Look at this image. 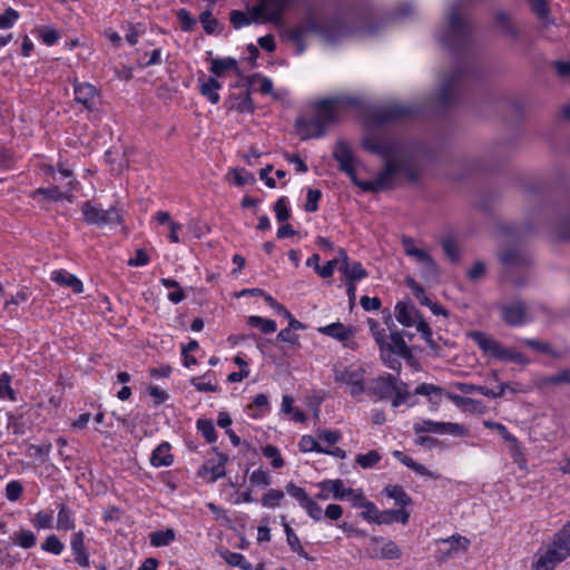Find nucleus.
<instances>
[{
  "instance_id": "nucleus-1",
  "label": "nucleus",
  "mask_w": 570,
  "mask_h": 570,
  "mask_svg": "<svg viewBox=\"0 0 570 570\" xmlns=\"http://www.w3.org/2000/svg\"><path fill=\"white\" fill-rule=\"evenodd\" d=\"M357 102V99L352 97H332L317 101L312 119L298 118L296 120V129L301 138L306 140L322 137L326 128L335 121L340 106H355Z\"/></svg>"
},
{
  "instance_id": "nucleus-2",
  "label": "nucleus",
  "mask_w": 570,
  "mask_h": 570,
  "mask_svg": "<svg viewBox=\"0 0 570 570\" xmlns=\"http://www.w3.org/2000/svg\"><path fill=\"white\" fill-rule=\"evenodd\" d=\"M465 0L453 2L449 9L448 27L441 35L442 45L449 50H456L469 45L472 37V24L462 12Z\"/></svg>"
},
{
  "instance_id": "nucleus-3",
  "label": "nucleus",
  "mask_w": 570,
  "mask_h": 570,
  "mask_svg": "<svg viewBox=\"0 0 570 570\" xmlns=\"http://www.w3.org/2000/svg\"><path fill=\"white\" fill-rule=\"evenodd\" d=\"M333 157L338 161L340 169L344 171L353 181L354 185L358 186L364 191L376 193L391 188L389 181V170H383L375 180L361 181L357 179L355 174V157L345 141H338L335 146Z\"/></svg>"
},
{
  "instance_id": "nucleus-4",
  "label": "nucleus",
  "mask_w": 570,
  "mask_h": 570,
  "mask_svg": "<svg viewBox=\"0 0 570 570\" xmlns=\"http://www.w3.org/2000/svg\"><path fill=\"white\" fill-rule=\"evenodd\" d=\"M468 75L466 69L454 67L441 77L438 91V102L440 106L448 107L458 101Z\"/></svg>"
},
{
  "instance_id": "nucleus-5",
  "label": "nucleus",
  "mask_w": 570,
  "mask_h": 570,
  "mask_svg": "<svg viewBox=\"0 0 570 570\" xmlns=\"http://www.w3.org/2000/svg\"><path fill=\"white\" fill-rule=\"evenodd\" d=\"M81 213L85 223L89 225L104 226L108 224H120L122 220L116 207L112 206L109 209H101L90 200L82 204Z\"/></svg>"
},
{
  "instance_id": "nucleus-6",
  "label": "nucleus",
  "mask_w": 570,
  "mask_h": 570,
  "mask_svg": "<svg viewBox=\"0 0 570 570\" xmlns=\"http://www.w3.org/2000/svg\"><path fill=\"white\" fill-rule=\"evenodd\" d=\"M420 108L415 105L389 104L374 112V119L377 122L400 121L415 117L420 114Z\"/></svg>"
},
{
  "instance_id": "nucleus-7",
  "label": "nucleus",
  "mask_w": 570,
  "mask_h": 570,
  "mask_svg": "<svg viewBox=\"0 0 570 570\" xmlns=\"http://www.w3.org/2000/svg\"><path fill=\"white\" fill-rule=\"evenodd\" d=\"M390 169L389 181L390 186H393L394 179L399 177H405L411 181H415L417 179V171L410 163V160L405 158H387L384 170Z\"/></svg>"
},
{
  "instance_id": "nucleus-8",
  "label": "nucleus",
  "mask_w": 570,
  "mask_h": 570,
  "mask_svg": "<svg viewBox=\"0 0 570 570\" xmlns=\"http://www.w3.org/2000/svg\"><path fill=\"white\" fill-rule=\"evenodd\" d=\"M293 0H261V3L253 9L254 20L259 17L265 16L268 21H277L284 9L292 2Z\"/></svg>"
},
{
  "instance_id": "nucleus-9",
  "label": "nucleus",
  "mask_w": 570,
  "mask_h": 570,
  "mask_svg": "<svg viewBox=\"0 0 570 570\" xmlns=\"http://www.w3.org/2000/svg\"><path fill=\"white\" fill-rule=\"evenodd\" d=\"M395 390L396 379L389 374L373 379L365 391L377 400H386L393 395Z\"/></svg>"
},
{
  "instance_id": "nucleus-10",
  "label": "nucleus",
  "mask_w": 570,
  "mask_h": 570,
  "mask_svg": "<svg viewBox=\"0 0 570 570\" xmlns=\"http://www.w3.org/2000/svg\"><path fill=\"white\" fill-rule=\"evenodd\" d=\"M500 262L509 269L525 268L531 264V258L518 248H503L499 254Z\"/></svg>"
},
{
  "instance_id": "nucleus-11",
  "label": "nucleus",
  "mask_w": 570,
  "mask_h": 570,
  "mask_svg": "<svg viewBox=\"0 0 570 570\" xmlns=\"http://www.w3.org/2000/svg\"><path fill=\"white\" fill-rule=\"evenodd\" d=\"M468 336L478 344L484 354L499 360V355L501 354L503 347L491 335L481 331H472L468 333Z\"/></svg>"
},
{
  "instance_id": "nucleus-12",
  "label": "nucleus",
  "mask_w": 570,
  "mask_h": 570,
  "mask_svg": "<svg viewBox=\"0 0 570 570\" xmlns=\"http://www.w3.org/2000/svg\"><path fill=\"white\" fill-rule=\"evenodd\" d=\"M75 100L88 110L94 111L96 109L95 98L98 95V90L91 83L75 82L73 83Z\"/></svg>"
},
{
  "instance_id": "nucleus-13",
  "label": "nucleus",
  "mask_w": 570,
  "mask_h": 570,
  "mask_svg": "<svg viewBox=\"0 0 570 570\" xmlns=\"http://www.w3.org/2000/svg\"><path fill=\"white\" fill-rule=\"evenodd\" d=\"M569 556L562 552L554 543H551L537 562L534 563L535 570H553L554 567L566 560Z\"/></svg>"
},
{
  "instance_id": "nucleus-14",
  "label": "nucleus",
  "mask_w": 570,
  "mask_h": 570,
  "mask_svg": "<svg viewBox=\"0 0 570 570\" xmlns=\"http://www.w3.org/2000/svg\"><path fill=\"white\" fill-rule=\"evenodd\" d=\"M527 306L522 302H514L502 307V318L510 326L522 325L527 317Z\"/></svg>"
},
{
  "instance_id": "nucleus-15",
  "label": "nucleus",
  "mask_w": 570,
  "mask_h": 570,
  "mask_svg": "<svg viewBox=\"0 0 570 570\" xmlns=\"http://www.w3.org/2000/svg\"><path fill=\"white\" fill-rule=\"evenodd\" d=\"M395 317L400 324L410 327L422 320L414 305L406 302H399L395 305Z\"/></svg>"
},
{
  "instance_id": "nucleus-16",
  "label": "nucleus",
  "mask_w": 570,
  "mask_h": 570,
  "mask_svg": "<svg viewBox=\"0 0 570 570\" xmlns=\"http://www.w3.org/2000/svg\"><path fill=\"white\" fill-rule=\"evenodd\" d=\"M335 381L346 383L351 387V394L353 396L365 392L364 380L362 373L358 371L336 372Z\"/></svg>"
},
{
  "instance_id": "nucleus-17",
  "label": "nucleus",
  "mask_w": 570,
  "mask_h": 570,
  "mask_svg": "<svg viewBox=\"0 0 570 570\" xmlns=\"http://www.w3.org/2000/svg\"><path fill=\"white\" fill-rule=\"evenodd\" d=\"M391 343L385 341V350L390 353H395L399 356L410 361L413 358V354L411 348L407 346L403 338V333L401 332H391L390 334Z\"/></svg>"
},
{
  "instance_id": "nucleus-18",
  "label": "nucleus",
  "mask_w": 570,
  "mask_h": 570,
  "mask_svg": "<svg viewBox=\"0 0 570 570\" xmlns=\"http://www.w3.org/2000/svg\"><path fill=\"white\" fill-rule=\"evenodd\" d=\"M68 188L66 190H60L58 186H50L47 188H38L35 191V195H43L47 199L52 202H59L62 199H67L69 203H72L73 195H72V188L73 183L69 181L67 184Z\"/></svg>"
},
{
  "instance_id": "nucleus-19",
  "label": "nucleus",
  "mask_w": 570,
  "mask_h": 570,
  "mask_svg": "<svg viewBox=\"0 0 570 570\" xmlns=\"http://www.w3.org/2000/svg\"><path fill=\"white\" fill-rule=\"evenodd\" d=\"M318 331L325 335L334 337L341 342L350 341L354 335V330L351 326L336 322L324 327H320Z\"/></svg>"
},
{
  "instance_id": "nucleus-20",
  "label": "nucleus",
  "mask_w": 570,
  "mask_h": 570,
  "mask_svg": "<svg viewBox=\"0 0 570 570\" xmlns=\"http://www.w3.org/2000/svg\"><path fill=\"white\" fill-rule=\"evenodd\" d=\"M51 279L58 285L70 287L77 294L83 291L82 282L66 271H55L51 275Z\"/></svg>"
},
{
  "instance_id": "nucleus-21",
  "label": "nucleus",
  "mask_w": 570,
  "mask_h": 570,
  "mask_svg": "<svg viewBox=\"0 0 570 570\" xmlns=\"http://www.w3.org/2000/svg\"><path fill=\"white\" fill-rule=\"evenodd\" d=\"M83 539H85L83 532L79 531V532L75 533L72 537V540H71V549L76 554V557H75L76 562L80 567L87 568V567H89V557L85 549Z\"/></svg>"
},
{
  "instance_id": "nucleus-22",
  "label": "nucleus",
  "mask_w": 570,
  "mask_h": 570,
  "mask_svg": "<svg viewBox=\"0 0 570 570\" xmlns=\"http://www.w3.org/2000/svg\"><path fill=\"white\" fill-rule=\"evenodd\" d=\"M226 104L229 110H237L240 114L250 112L254 109L250 94L248 90L243 96H230Z\"/></svg>"
},
{
  "instance_id": "nucleus-23",
  "label": "nucleus",
  "mask_w": 570,
  "mask_h": 570,
  "mask_svg": "<svg viewBox=\"0 0 570 570\" xmlns=\"http://www.w3.org/2000/svg\"><path fill=\"white\" fill-rule=\"evenodd\" d=\"M170 445L165 442L158 445L150 458V462L154 466H168L173 462V455L169 453Z\"/></svg>"
},
{
  "instance_id": "nucleus-24",
  "label": "nucleus",
  "mask_w": 570,
  "mask_h": 570,
  "mask_svg": "<svg viewBox=\"0 0 570 570\" xmlns=\"http://www.w3.org/2000/svg\"><path fill=\"white\" fill-rule=\"evenodd\" d=\"M409 518H410V513L405 510H402V509L385 510V511H382L380 514H377L376 523L389 524V523L396 521V522H401L402 524H405V523H407Z\"/></svg>"
},
{
  "instance_id": "nucleus-25",
  "label": "nucleus",
  "mask_w": 570,
  "mask_h": 570,
  "mask_svg": "<svg viewBox=\"0 0 570 570\" xmlns=\"http://www.w3.org/2000/svg\"><path fill=\"white\" fill-rule=\"evenodd\" d=\"M340 272L345 276L347 283H354L367 276V272L360 262L350 263L347 266H340Z\"/></svg>"
},
{
  "instance_id": "nucleus-26",
  "label": "nucleus",
  "mask_w": 570,
  "mask_h": 570,
  "mask_svg": "<svg viewBox=\"0 0 570 570\" xmlns=\"http://www.w3.org/2000/svg\"><path fill=\"white\" fill-rule=\"evenodd\" d=\"M324 490H328L333 493V498L336 500H344L352 494L351 488H345L342 480H326L321 483Z\"/></svg>"
},
{
  "instance_id": "nucleus-27",
  "label": "nucleus",
  "mask_w": 570,
  "mask_h": 570,
  "mask_svg": "<svg viewBox=\"0 0 570 570\" xmlns=\"http://www.w3.org/2000/svg\"><path fill=\"white\" fill-rule=\"evenodd\" d=\"M213 450L218 454L219 462L213 466L204 465L203 469L200 470V473L210 472V474H212L210 480H209L210 482H215L219 478L225 476V474H226L225 464L228 461V456L224 453L218 452V449L216 446L213 448Z\"/></svg>"
},
{
  "instance_id": "nucleus-28",
  "label": "nucleus",
  "mask_w": 570,
  "mask_h": 570,
  "mask_svg": "<svg viewBox=\"0 0 570 570\" xmlns=\"http://www.w3.org/2000/svg\"><path fill=\"white\" fill-rule=\"evenodd\" d=\"M284 530L287 538V543L293 552H296L299 557L311 560L307 552L304 550L303 546L301 544V541L298 537L294 533L293 529L289 527L288 523H286L285 518H282Z\"/></svg>"
},
{
  "instance_id": "nucleus-29",
  "label": "nucleus",
  "mask_w": 570,
  "mask_h": 570,
  "mask_svg": "<svg viewBox=\"0 0 570 570\" xmlns=\"http://www.w3.org/2000/svg\"><path fill=\"white\" fill-rule=\"evenodd\" d=\"M441 542L450 544V549L444 552L445 557H451L453 553L459 551H466L470 546V540L460 534H454L446 539H442Z\"/></svg>"
},
{
  "instance_id": "nucleus-30",
  "label": "nucleus",
  "mask_w": 570,
  "mask_h": 570,
  "mask_svg": "<svg viewBox=\"0 0 570 570\" xmlns=\"http://www.w3.org/2000/svg\"><path fill=\"white\" fill-rule=\"evenodd\" d=\"M226 179L229 181V183H233L237 186H244L246 184H254L255 183V177L252 173L249 171H246L244 168L242 169H238V168H233L230 169L227 175H226Z\"/></svg>"
},
{
  "instance_id": "nucleus-31",
  "label": "nucleus",
  "mask_w": 570,
  "mask_h": 570,
  "mask_svg": "<svg viewBox=\"0 0 570 570\" xmlns=\"http://www.w3.org/2000/svg\"><path fill=\"white\" fill-rule=\"evenodd\" d=\"M552 543L567 556H570V522L564 524L563 528L554 534Z\"/></svg>"
},
{
  "instance_id": "nucleus-32",
  "label": "nucleus",
  "mask_w": 570,
  "mask_h": 570,
  "mask_svg": "<svg viewBox=\"0 0 570 570\" xmlns=\"http://www.w3.org/2000/svg\"><path fill=\"white\" fill-rule=\"evenodd\" d=\"M385 494L393 499L395 503L400 507H406L412 503L411 498L405 493L402 487L400 485H387L384 489Z\"/></svg>"
},
{
  "instance_id": "nucleus-33",
  "label": "nucleus",
  "mask_w": 570,
  "mask_h": 570,
  "mask_svg": "<svg viewBox=\"0 0 570 570\" xmlns=\"http://www.w3.org/2000/svg\"><path fill=\"white\" fill-rule=\"evenodd\" d=\"M210 65V71L217 77H220L225 70H237V61L234 58H213Z\"/></svg>"
},
{
  "instance_id": "nucleus-34",
  "label": "nucleus",
  "mask_w": 570,
  "mask_h": 570,
  "mask_svg": "<svg viewBox=\"0 0 570 570\" xmlns=\"http://www.w3.org/2000/svg\"><path fill=\"white\" fill-rule=\"evenodd\" d=\"M220 89V83L215 78H209L206 82L200 86V92L203 96L207 97L210 102L217 104L219 101L218 90Z\"/></svg>"
},
{
  "instance_id": "nucleus-35",
  "label": "nucleus",
  "mask_w": 570,
  "mask_h": 570,
  "mask_svg": "<svg viewBox=\"0 0 570 570\" xmlns=\"http://www.w3.org/2000/svg\"><path fill=\"white\" fill-rule=\"evenodd\" d=\"M440 243L448 258L452 263H458L460 261V249L455 239L452 236H445Z\"/></svg>"
},
{
  "instance_id": "nucleus-36",
  "label": "nucleus",
  "mask_w": 570,
  "mask_h": 570,
  "mask_svg": "<svg viewBox=\"0 0 570 570\" xmlns=\"http://www.w3.org/2000/svg\"><path fill=\"white\" fill-rule=\"evenodd\" d=\"M248 325L258 327L264 334L274 333L276 331V322L261 316L252 315L247 320Z\"/></svg>"
},
{
  "instance_id": "nucleus-37",
  "label": "nucleus",
  "mask_w": 570,
  "mask_h": 570,
  "mask_svg": "<svg viewBox=\"0 0 570 570\" xmlns=\"http://www.w3.org/2000/svg\"><path fill=\"white\" fill-rule=\"evenodd\" d=\"M175 531L173 529L156 531L150 534V543L154 547L168 546L175 540Z\"/></svg>"
},
{
  "instance_id": "nucleus-38",
  "label": "nucleus",
  "mask_w": 570,
  "mask_h": 570,
  "mask_svg": "<svg viewBox=\"0 0 570 570\" xmlns=\"http://www.w3.org/2000/svg\"><path fill=\"white\" fill-rule=\"evenodd\" d=\"M495 21L502 28L503 32L513 39H515L519 36L518 29L513 26V23L510 21V17L505 12H497L495 13Z\"/></svg>"
},
{
  "instance_id": "nucleus-39",
  "label": "nucleus",
  "mask_w": 570,
  "mask_h": 570,
  "mask_svg": "<svg viewBox=\"0 0 570 570\" xmlns=\"http://www.w3.org/2000/svg\"><path fill=\"white\" fill-rule=\"evenodd\" d=\"M402 556L401 549L394 541H387L381 548L380 554L376 557L389 560L400 559Z\"/></svg>"
},
{
  "instance_id": "nucleus-40",
  "label": "nucleus",
  "mask_w": 570,
  "mask_h": 570,
  "mask_svg": "<svg viewBox=\"0 0 570 570\" xmlns=\"http://www.w3.org/2000/svg\"><path fill=\"white\" fill-rule=\"evenodd\" d=\"M197 429L202 432L207 442L213 443L216 441L217 434L210 420L199 419L197 421Z\"/></svg>"
},
{
  "instance_id": "nucleus-41",
  "label": "nucleus",
  "mask_w": 570,
  "mask_h": 570,
  "mask_svg": "<svg viewBox=\"0 0 570 570\" xmlns=\"http://www.w3.org/2000/svg\"><path fill=\"white\" fill-rule=\"evenodd\" d=\"M224 559L228 564L233 567H239L243 570H252V564L247 562L244 556L240 553L226 551L224 553Z\"/></svg>"
},
{
  "instance_id": "nucleus-42",
  "label": "nucleus",
  "mask_w": 570,
  "mask_h": 570,
  "mask_svg": "<svg viewBox=\"0 0 570 570\" xmlns=\"http://www.w3.org/2000/svg\"><path fill=\"white\" fill-rule=\"evenodd\" d=\"M263 454L264 456L272 460L271 464L275 469H281L285 464L278 449L275 445L268 444L263 448Z\"/></svg>"
},
{
  "instance_id": "nucleus-43",
  "label": "nucleus",
  "mask_w": 570,
  "mask_h": 570,
  "mask_svg": "<svg viewBox=\"0 0 570 570\" xmlns=\"http://www.w3.org/2000/svg\"><path fill=\"white\" fill-rule=\"evenodd\" d=\"M381 460V455L376 450H372L366 454H358L356 456V462L363 468H372Z\"/></svg>"
},
{
  "instance_id": "nucleus-44",
  "label": "nucleus",
  "mask_w": 570,
  "mask_h": 570,
  "mask_svg": "<svg viewBox=\"0 0 570 570\" xmlns=\"http://www.w3.org/2000/svg\"><path fill=\"white\" fill-rule=\"evenodd\" d=\"M532 11L537 17L543 21L549 19L550 7L546 0H531L529 1Z\"/></svg>"
},
{
  "instance_id": "nucleus-45",
  "label": "nucleus",
  "mask_w": 570,
  "mask_h": 570,
  "mask_svg": "<svg viewBox=\"0 0 570 570\" xmlns=\"http://www.w3.org/2000/svg\"><path fill=\"white\" fill-rule=\"evenodd\" d=\"M57 524L59 529L63 530H71L75 527L73 521L71 519V512L66 508L65 504H60Z\"/></svg>"
},
{
  "instance_id": "nucleus-46",
  "label": "nucleus",
  "mask_w": 570,
  "mask_h": 570,
  "mask_svg": "<svg viewBox=\"0 0 570 570\" xmlns=\"http://www.w3.org/2000/svg\"><path fill=\"white\" fill-rule=\"evenodd\" d=\"M409 287L412 289V293L413 295L415 296V298L424 306H428L431 304V299L428 297V295L425 294V291L424 288L417 284L414 279L412 278H409L406 281Z\"/></svg>"
},
{
  "instance_id": "nucleus-47",
  "label": "nucleus",
  "mask_w": 570,
  "mask_h": 570,
  "mask_svg": "<svg viewBox=\"0 0 570 570\" xmlns=\"http://www.w3.org/2000/svg\"><path fill=\"white\" fill-rule=\"evenodd\" d=\"M199 20L203 24L204 30L212 35L216 31L217 27L219 26V22L217 19L213 18L210 10H206L200 13Z\"/></svg>"
},
{
  "instance_id": "nucleus-48",
  "label": "nucleus",
  "mask_w": 570,
  "mask_h": 570,
  "mask_svg": "<svg viewBox=\"0 0 570 570\" xmlns=\"http://www.w3.org/2000/svg\"><path fill=\"white\" fill-rule=\"evenodd\" d=\"M229 21L234 26V28L239 29L243 26L249 24L253 21V19L243 11L233 10L229 13Z\"/></svg>"
},
{
  "instance_id": "nucleus-49",
  "label": "nucleus",
  "mask_w": 570,
  "mask_h": 570,
  "mask_svg": "<svg viewBox=\"0 0 570 570\" xmlns=\"http://www.w3.org/2000/svg\"><path fill=\"white\" fill-rule=\"evenodd\" d=\"M284 498V493L281 490L271 489L262 498V503L265 507L274 508L277 507L281 500Z\"/></svg>"
},
{
  "instance_id": "nucleus-50",
  "label": "nucleus",
  "mask_w": 570,
  "mask_h": 570,
  "mask_svg": "<svg viewBox=\"0 0 570 570\" xmlns=\"http://www.w3.org/2000/svg\"><path fill=\"white\" fill-rule=\"evenodd\" d=\"M415 433L421 434L424 432H433L439 433L441 432V422H433L431 420H424L421 423H415L413 426Z\"/></svg>"
},
{
  "instance_id": "nucleus-51",
  "label": "nucleus",
  "mask_w": 570,
  "mask_h": 570,
  "mask_svg": "<svg viewBox=\"0 0 570 570\" xmlns=\"http://www.w3.org/2000/svg\"><path fill=\"white\" fill-rule=\"evenodd\" d=\"M483 425L485 428L497 430L498 433H500L507 442H509L510 444H515V436L510 434L502 423L488 420L483 422Z\"/></svg>"
},
{
  "instance_id": "nucleus-52",
  "label": "nucleus",
  "mask_w": 570,
  "mask_h": 570,
  "mask_svg": "<svg viewBox=\"0 0 570 570\" xmlns=\"http://www.w3.org/2000/svg\"><path fill=\"white\" fill-rule=\"evenodd\" d=\"M36 535L28 530H22L17 533L14 542L24 549H29L36 544Z\"/></svg>"
},
{
  "instance_id": "nucleus-53",
  "label": "nucleus",
  "mask_w": 570,
  "mask_h": 570,
  "mask_svg": "<svg viewBox=\"0 0 570 570\" xmlns=\"http://www.w3.org/2000/svg\"><path fill=\"white\" fill-rule=\"evenodd\" d=\"M499 360L512 361L523 365L529 364L530 362L523 354L507 348H502Z\"/></svg>"
},
{
  "instance_id": "nucleus-54",
  "label": "nucleus",
  "mask_w": 570,
  "mask_h": 570,
  "mask_svg": "<svg viewBox=\"0 0 570 570\" xmlns=\"http://www.w3.org/2000/svg\"><path fill=\"white\" fill-rule=\"evenodd\" d=\"M42 549L53 554H60L63 550V544L57 535L51 534L46 539Z\"/></svg>"
},
{
  "instance_id": "nucleus-55",
  "label": "nucleus",
  "mask_w": 570,
  "mask_h": 570,
  "mask_svg": "<svg viewBox=\"0 0 570 570\" xmlns=\"http://www.w3.org/2000/svg\"><path fill=\"white\" fill-rule=\"evenodd\" d=\"M299 448L303 452L316 451L323 453L324 448L311 435H304L301 439Z\"/></svg>"
},
{
  "instance_id": "nucleus-56",
  "label": "nucleus",
  "mask_w": 570,
  "mask_h": 570,
  "mask_svg": "<svg viewBox=\"0 0 570 570\" xmlns=\"http://www.w3.org/2000/svg\"><path fill=\"white\" fill-rule=\"evenodd\" d=\"M407 385L404 383H396V390L394 391V399L392 400V406L397 407L405 403L409 399Z\"/></svg>"
},
{
  "instance_id": "nucleus-57",
  "label": "nucleus",
  "mask_w": 570,
  "mask_h": 570,
  "mask_svg": "<svg viewBox=\"0 0 570 570\" xmlns=\"http://www.w3.org/2000/svg\"><path fill=\"white\" fill-rule=\"evenodd\" d=\"M322 194H321V190L318 189H308L307 191V197H306V203H305V210L306 212H309V213H314L317 210L318 208V200L321 198Z\"/></svg>"
},
{
  "instance_id": "nucleus-58",
  "label": "nucleus",
  "mask_w": 570,
  "mask_h": 570,
  "mask_svg": "<svg viewBox=\"0 0 570 570\" xmlns=\"http://www.w3.org/2000/svg\"><path fill=\"white\" fill-rule=\"evenodd\" d=\"M177 17L184 31H191L195 28L196 19L193 18L186 9H180L177 12Z\"/></svg>"
},
{
  "instance_id": "nucleus-59",
  "label": "nucleus",
  "mask_w": 570,
  "mask_h": 570,
  "mask_svg": "<svg viewBox=\"0 0 570 570\" xmlns=\"http://www.w3.org/2000/svg\"><path fill=\"white\" fill-rule=\"evenodd\" d=\"M547 384L561 385L570 384V368H564L544 380Z\"/></svg>"
},
{
  "instance_id": "nucleus-60",
  "label": "nucleus",
  "mask_w": 570,
  "mask_h": 570,
  "mask_svg": "<svg viewBox=\"0 0 570 570\" xmlns=\"http://www.w3.org/2000/svg\"><path fill=\"white\" fill-rule=\"evenodd\" d=\"M32 522L38 529H50L52 527V514L40 511L35 515Z\"/></svg>"
},
{
  "instance_id": "nucleus-61",
  "label": "nucleus",
  "mask_w": 570,
  "mask_h": 570,
  "mask_svg": "<svg viewBox=\"0 0 570 570\" xmlns=\"http://www.w3.org/2000/svg\"><path fill=\"white\" fill-rule=\"evenodd\" d=\"M485 273H487L485 263L482 261H478L474 263V265L471 267V269H469L468 277L472 282H478L479 279H481L482 277L485 276Z\"/></svg>"
},
{
  "instance_id": "nucleus-62",
  "label": "nucleus",
  "mask_w": 570,
  "mask_h": 570,
  "mask_svg": "<svg viewBox=\"0 0 570 570\" xmlns=\"http://www.w3.org/2000/svg\"><path fill=\"white\" fill-rule=\"evenodd\" d=\"M286 492L298 500L302 505H304V503L309 499L303 488H299L292 482L286 485Z\"/></svg>"
},
{
  "instance_id": "nucleus-63",
  "label": "nucleus",
  "mask_w": 570,
  "mask_h": 570,
  "mask_svg": "<svg viewBox=\"0 0 570 570\" xmlns=\"http://www.w3.org/2000/svg\"><path fill=\"white\" fill-rule=\"evenodd\" d=\"M274 210H275V214H276V218L278 222H286L288 218H289V210L286 206V198L285 197H282L279 198L275 205H274Z\"/></svg>"
},
{
  "instance_id": "nucleus-64",
  "label": "nucleus",
  "mask_w": 570,
  "mask_h": 570,
  "mask_svg": "<svg viewBox=\"0 0 570 570\" xmlns=\"http://www.w3.org/2000/svg\"><path fill=\"white\" fill-rule=\"evenodd\" d=\"M22 491L23 489L19 481H11L6 487V495L10 501L18 500L21 497Z\"/></svg>"
}]
</instances>
